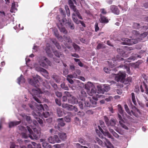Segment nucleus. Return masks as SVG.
Here are the masks:
<instances>
[{
	"mask_svg": "<svg viewBox=\"0 0 148 148\" xmlns=\"http://www.w3.org/2000/svg\"><path fill=\"white\" fill-rule=\"evenodd\" d=\"M32 128L34 130V133L33 132L31 129L28 126H27L28 132L27 131L25 127L24 126L20 125L18 126V129L21 131L20 132L22 134L23 137L25 138H27L28 137L32 139L37 140L40 138V132L37 130L35 127H32L31 126Z\"/></svg>",
	"mask_w": 148,
	"mask_h": 148,
	"instance_id": "1",
	"label": "nucleus"
},
{
	"mask_svg": "<svg viewBox=\"0 0 148 148\" xmlns=\"http://www.w3.org/2000/svg\"><path fill=\"white\" fill-rule=\"evenodd\" d=\"M45 92V91H42L40 89L36 88L33 89L30 93L34 100L37 102L40 103L42 101H44L43 99L41 96Z\"/></svg>",
	"mask_w": 148,
	"mask_h": 148,
	"instance_id": "2",
	"label": "nucleus"
},
{
	"mask_svg": "<svg viewBox=\"0 0 148 148\" xmlns=\"http://www.w3.org/2000/svg\"><path fill=\"white\" fill-rule=\"evenodd\" d=\"M29 105L30 108L34 110L32 113L35 112L37 114L40 116L42 115L41 113L44 110V108L42 104L36 105L34 102L32 101L31 103L29 104Z\"/></svg>",
	"mask_w": 148,
	"mask_h": 148,
	"instance_id": "3",
	"label": "nucleus"
},
{
	"mask_svg": "<svg viewBox=\"0 0 148 148\" xmlns=\"http://www.w3.org/2000/svg\"><path fill=\"white\" fill-rule=\"evenodd\" d=\"M38 62L39 64H37L40 67L41 66L45 69H48V66H51L52 64L51 62L45 56H42L39 58ZM37 64V63H35ZM31 67H33V65Z\"/></svg>",
	"mask_w": 148,
	"mask_h": 148,
	"instance_id": "4",
	"label": "nucleus"
},
{
	"mask_svg": "<svg viewBox=\"0 0 148 148\" xmlns=\"http://www.w3.org/2000/svg\"><path fill=\"white\" fill-rule=\"evenodd\" d=\"M95 143L102 147L107 146L108 148H112L113 146L110 142L106 138H103V141L98 138H96L95 140Z\"/></svg>",
	"mask_w": 148,
	"mask_h": 148,
	"instance_id": "5",
	"label": "nucleus"
},
{
	"mask_svg": "<svg viewBox=\"0 0 148 148\" xmlns=\"http://www.w3.org/2000/svg\"><path fill=\"white\" fill-rule=\"evenodd\" d=\"M85 105L86 107H95V106L97 103L96 100L92 99L90 97H88L84 99Z\"/></svg>",
	"mask_w": 148,
	"mask_h": 148,
	"instance_id": "6",
	"label": "nucleus"
},
{
	"mask_svg": "<svg viewBox=\"0 0 148 148\" xmlns=\"http://www.w3.org/2000/svg\"><path fill=\"white\" fill-rule=\"evenodd\" d=\"M34 68L36 70L38 71H40L44 73L45 74V77L47 79H49V77L48 75V73L46 70L40 67L37 64H35L33 65V67H30V69Z\"/></svg>",
	"mask_w": 148,
	"mask_h": 148,
	"instance_id": "7",
	"label": "nucleus"
},
{
	"mask_svg": "<svg viewBox=\"0 0 148 148\" xmlns=\"http://www.w3.org/2000/svg\"><path fill=\"white\" fill-rule=\"evenodd\" d=\"M125 76L126 74L125 72L120 71L118 74L116 75L115 79L118 82H123Z\"/></svg>",
	"mask_w": 148,
	"mask_h": 148,
	"instance_id": "8",
	"label": "nucleus"
},
{
	"mask_svg": "<svg viewBox=\"0 0 148 148\" xmlns=\"http://www.w3.org/2000/svg\"><path fill=\"white\" fill-rule=\"evenodd\" d=\"M68 2L71 8L72 9L74 12L73 13H75L79 18L82 19V16H80V14L78 11L77 10L76 8V6L73 5V4L72 1L69 0Z\"/></svg>",
	"mask_w": 148,
	"mask_h": 148,
	"instance_id": "9",
	"label": "nucleus"
},
{
	"mask_svg": "<svg viewBox=\"0 0 148 148\" xmlns=\"http://www.w3.org/2000/svg\"><path fill=\"white\" fill-rule=\"evenodd\" d=\"M40 77L38 75H36V77H33V79H29V82L31 85L36 87L37 86H39V82L38 79H40Z\"/></svg>",
	"mask_w": 148,
	"mask_h": 148,
	"instance_id": "10",
	"label": "nucleus"
},
{
	"mask_svg": "<svg viewBox=\"0 0 148 148\" xmlns=\"http://www.w3.org/2000/svg\"><path fill=\"white\" fill-rule=\"evenodd\" d=\"M87 92L89 95L93 96L92 97V99L95 100L97 99V98L99 97L98 94H96L95 88L90 89V90H87Z\"/></svg>",
	"mask_w": 148,
	"mask_h": 148,
	"instance_id": "11",
	"label": "nucleus"
},
{
	"mask_svg": "<svg viewBox=\"0 0 148 148\" xmlns=\"http://www.w3.org/2000/svg\"><path fill=\"white\" fill-rule=\"evenodd\" d=\"M65 21V20H64V19H62L61 21L59 20V23L57 24L58 26L60 31L64 34H66L67 33V31L65 28L63 27V25Z\"/></svg>",
	"mask_w": 148,
	"mask_h": 148,
	"instance_id": "12",
	"label": "nucleus"
},
{
	"mask_svg": "<svg viewBox=\"0 0 148 148\" xmlns=\"http://www.w3.org/2000/svg\"><path fill=\"white\" fill-rule=\"evenodd\" d=\"M98 127L99 130L102 133V134L101 133H99L98 134V135L99 137L101 138H103V134L105 136H107L110 138L113 139V137L110 134L108 131H105V132H104L103 130L99 126H98Z\"/></svg>",
	"mask_w": 148,
	"mask_h": 148,
	"instance_id": "13",
	"label": "nucleus"
},
{
	"mask_svg": "<svg viewBox=\"0 0 148 148\" xmlns=\"http://www.w3.org/2000/svg\"><path fill=\"white\" fill-rule=\"evenodd\" d=\"M48 141L51 144H54L55 143H59L60 140L57 135H54L53 136H51L48 138Z\"/></svg>",
	"mask_w": 148,
	"mask_h": 148,
	"instance_id": "14",
	"label": "nucleus"
},
{
	"mask_svg": "<svg viewBox=\"0 0 148 148\" xmlns=\"http://www.w3.org/2000/svg\"><path fill=\"white\" fill-rule=\"evenodd\" d=\"M132 110L130 112V115L133 114L134 116L137 117L138 116V113H140V111L134 106H132Z\"/></svg>",
	"mask_w": 148,
	"mask_h": 148,
	"instance_id": "15",
	"label": "nucleus"
},
{
	"mask_svg": "<svg viewBox=\"0 0 148 148\" xmlns=\"http://www.w3.org/2000/svg\"><path fill=\"white\" fill-rule=\"evenodd\" d=\"M58 122V125H55V128L56 130H60V126H64L65 125V123L64 122L62 118H59L57 119Z\"/></svg>",
	"mask_w": 148,
	"mask_h": 148,
	"instance_id": "16",
	"label": "nucleus"
},
{
	"mask_svg": "<svg viewBox=\"0 0 148 148\" xmlns=\"http://www.w3.org/2000/svg\"><path fill=\"white\" fill-rule=\"evenodd\" d=\"M59 10L61 13V15H58L56 17L58 21H59V20L61 21L62 19H64V20H66V19L64 18L65 16V14H64L63 10L61 8L59 9Z\"/></svg>",
	"mask_w": 148,
	"mask_h": 148,
	"instance_id": "17",
	"label": "nucleus"
},
{
	"mask_svg": "<svg viewBox=\"0 0 148 148\" xmlns=\"http://www.w3.org/2000/svg\"><path fill=\"white\" fill-rule=\"evenodd\" d=\"M110 9L112 12L114 14L117 15L119 14V10L116 6L115 5H111L110 7Z\"/></svg>",
	"mask_w": 148,
	"mask_h": 148,
	"instance_id": "18",
	"label": "nucleus"
},
{
	"mask_svg": "<svg viewBox=\"0 0 148 148\" xmlns=\"http://www.w3.org/2000/svg\"><path fill=\"white\" fill-rule=\"evenodd\" d=\"M76 15H77L75 14V13H73L72 14L73 19L74 22L76 23L77 24H79L80 23L83 26L85 27V25L84 23H83L82 21H79L76 18Z\"/></svg>",
	"mask_w": 148,
	"mask_h": 148,
	"instance_id": "19",
	"label": "nucleus"
},
{
	"mask_svg": "<svg viewBox=\"0 0 148 148\" xmlns=\"http://www.w3.org/2000/svg\"><path fill=\"white\" fill-rule=\"evenodd\" d=\"M53 32L54 35L59 40L61 41H62L63 38L62 37L60 36L58 32L57 29L54 28L53 29Z\"/></svg>",
	"mask_w": 148,
	"mask_h": 148,
	"instance_id": "20",
	"label": "nucleus"
},
{
	"mask_svg": "<svg viewBox=\"0 0 148 148\" xmlns=\"http://www.w3.org/2000/svg\"><path fill=\"white\" fill-rule=\"evenodd\" d=\"M68 101L69 103L73 104H76L78 102L77 99L73 96L71 98L68 99Z\"/></svg>",
	"mask_w": 148,
	"mask_h": 148,
	"instance_id": "21",
	"label": "nucleus"
},
{
	"mask_svg": "<svg viewBox=\"0 0 148 148\" xmlns=\"http://www.w3.org/2000/svg\"><path fill=\"white\" fill-rule=\"evenodd\" d=\"M95 86L92 83L88 82L87 84L85 85V88L87 90H90V89L95 88Z\"/></svg>",
	"mask_w": 148,
	"mask_h": 148,
	"instance_id": "22",
	"label": "nucleus"
},
{
	"mask_svg": "<svg viewBox=\"0 0 148 148\" xmlns=\"http://www.w3.org/2000/svg\"><path fill=\"white\" fill-rule=\"evenodd\" d=\"M119 119V123L121 126L125 129H127V127L123 124V121L122 120L121 116L119 114H118Z\"/></svg>",
	"mask_w": 148,
	"mask_h": 148,
	"instance_id": "23",
	"label": "nucleus"
},
{
	"mask_svg": "<svg viewBox=\"0 0 148 148\" xmlns=\"http://www.w3.org/2000/svg\"><path fill=\"white\" fill-rule=\"evenodd\" d=\"M51 48V47L48 44H47L46 47L45 49L46 52L47 53L48 56L50 57H51L52 55L51 54V51L50 49Z\"/></svg>",
	"mask_w": 148,
	"mask_h": 148,
	"instance_id": "24",
	"label": "nucleus"
},
{
	"mask_svg": "<svg viewBox=\"0 0 148 148\" xmlns=\"http://www.w3.org/2000/svg\"><path fill=\"white\" fill-rule=\"evenodd\" d=\"M32 114L34 116L35 118L37 120V121L38 122V123L41 125H42L43 123V121L41 119H40L38 118V116H39L35 112H34L33 113H32Z\"/></svg>",
	"mask_w": 148,
	"mask_h": 148,
	"instance_id": "25",
	"label": "nucleus"
},
{
	"mask_svg": "<svg viewBox=\"0 0 148 148\" xmlns=\"http://www.w3.org/2000/svg\"><path fill=\"white\" fill-rule=\"evenodd\" d=\"M18 6L17 4H16L15 2H14L12 3L11 9L10 11L11 12H15L17 10L16 7Z\"/></svg>",
	"mask_w": 148,
	"mask_h": 148,
	"instance_id": "26",
	"label": "nucleus"
},
{
	"mask_svg": "<svg viewBox=\"0 0 148 148\" xmlns=\"http://www.w3.org/2000/svg\"><path fill=\"white\" fill-rule=\"evenodd\" d=\"M20 121H17L10 122L9 123V127L10 128L12 127L15 126L19 124L20 123Z\"/></svg>",
	"mask_w": 148,
	"mask_h": 148,
	"instance_id": "27",
	"label": "nucleus"
},
{
	"mask_svg": "<svg viewBox=\"0 0 148 148\" xmlns=\"http://www.w3.org/2000/svg\"><path fill=\"white\" fill-rule=\"evenodd\" d=\"M131 97L132 101L134 104L136 105L137 104L136 100L137 99L136 97H135V94L133 92L131 93Z\"/></svg>",
	"mask_w": 148,
	"mask_h": 148,
	"instance_id": "28",
	"label": "nucleus"
},
{
	"mask_svg": "<svg viewBox=\"0 0 148 148\" xmlns=\"http://www.w3.org/2000/svg\"><path fill=\"white\" fill-rule=\"evenodd\" d=\"M100 21L102 23H107L108 22V20L105 16H103L101 14H100Z\"/></svg>",
	"mask_w": 148,
	"mask_h": 148,
	"instance_id": "29",
	"label": "nucleus"
},
{
	"mask_svg": "<svg viewBox=\"0 0 148 148\" xmlns=\"http://www.w3.org/2000/svg\"><path fill=\"white\" fill-rule=\"evenodd\" d=\"M122 40L123 41L121 42L122 45H129L130 44V40L129 39L127 38H123Z\"/></svg>",
	"mask_w": 148,
	"mask_h": 148,
	"instance_id": "30",
	"label": "nucleus"
},
{
	"mask_svg": "<svg viewBox=\"0 0 148 148\" xmlns=\"http://www.w3.org/2000/svg\"><path fill=\"white\" fill-rule=\"evenodd\" d=\"M81 95L79 96L80 99L81 101H83L84 98H83L82 97H84L86 96V92L83 90H82L81 91Z\"/></svg>",
	"mask_w": 148,
	"mask_h": 148,
	"instance_id": "31",
	"label": "nucleus"
},
{
	"mask_svg": "<svg viewBox=\"0 0 148 148\" xmlns=\"http://www.w3.org/2000/svg\"><path fill=\"white\" fill-rule=\"evenodd\" d=\"M18 83L20 84L21 83H23L25 82V80L24 78L23 75H21L20 77L17 79Z\"/></svg>",
	"mask_w": 148,
	"mask_h": 148,
	"instance_id": "32",
	"label": "nucleus"
},
{
	"mask_svg": "<svg viewBox=\"0 0 148 148\" xmlns=\"http://www.w3.org/2000/svg\"><path fill=\"white\" fill-rule=\"evenodd\" d=\"M129 58H127V60H125V61L124 62V63H125V64L124 65V66L127 69H130V62L129 61Z\"/></svg>",
	"mask_w": 148,
	"mask_h": 148,
	"instance_id": "33",
	"label": "nucleus"
},
{
	"mask_svg": "<svg viewBox=\"0 0 148 148\" xmlns=\"http://www.w3.org/2000/svg\"><path fill=\"white\" fill-rule=\"evenodd\" d=\"M60 138L62 140H64L66 138V134L64 133H60L58 134Z\"/></svg>",
	"mask_w": 148,
	"mask_h": 148,
	"instance_id": "34",
	"label": "nucleus"
},
{
	"mask_svg": "<svg viewBox=\"0 0 148 148\" xmlns=\"http://www.w3.org/2000/svg\"><path fill=\"white\" fill-rule=\"evenodd\" d=\"M79 101L78 103V104L80 108L82 109H83L84 107H85V105L84 102V99L83 101Z\"/></svg>",
	"mask_w": 148,
	"mask_h": 148,
	"instance_id": "35",
	"label": "nucleus"
},
{
	"mask_svg": "<svg viewBox=\"0 0 148 148\" xmlns=\"http://www.w3.org/2000/svg\"><path fill=\"white\" fill-rule=\"evenodd\" d=\"M64 40L66 42H68L69 44L72 42V41L69 36H64Z\"/></svg>",
	"mask_w": 148,
	"mask_h": 148,
	"instance_id": "36",
	"label": "nucleus"
},
{
	"mask_svg": "<svg viewBox=\"0 0 148 148\" xmlns=\"http://www.w3.org/2000/svg\"><path fill=\"white\" fill-rule=\"evenodd\" d=\"M53 52L54 53L55 55L58 58L60 57L61 56L62 57H64V55L62 54L61 53H59L57 51H53Z\"/></svg>",
	"mask_w": 148,
	"mask_h": 148,
	"instance_id": "37",
	"label": "nucleus"
},
{
	"mask_svg": "<svg viewBox=\"0 0 148 148\" xmlns=\"http://www.w3.org/2000/svg\"><path fill=\"white\" fill-rule=\"evenodd\" d=\"M41 113L42 115H40V116H41L42 118H47L50 115L49 113L48 112H42Z\"/></svg>",
	"mask_w": 148,
	"mask_h": 148,
	"instance_id": "38",
	"label": "nucleus"
},
{
	"mask_svg": "<svg viewBox=\"0 0 148 148\" xmlns=\"http://www.w3.org/2000/svg\"><path fill=\"white\" fill-rule=\"evenodd\" d=\"M52 41L53 43H54L57 48L58 49H60L61 48L60 46L59 45V44L56 41V40L55 39H53L52 40Z\"/></svg>",
	"mask_w": 148,
	"mask_h": 148,
	"instance_id": "39",
	"label": "nucleus"
},
{
	"mask_svg": "<svg viewBox=\"0 0 148 148\" xmlns=\"http://www.w3.org/2000/svg\"><path fill=\"white\" fill-rule=\"evenodd\" d=\"M52 77L53 79L57 82H60V78L58 76L55 75H53L52 76Z\"/></svg>",
	"mask_w": 148,
	"mask_h": 148,
	"instance_id": "40",
	"label": "nucleus"
},
{
	"mask_svg": "<svg viewBox=\"0 0 148 148\" xmlns=\"http://www.w3.org/2000/svg\"><path fill=\"white\" fill-rule=\"evenodd\" d=\"M106 48L105 45L101 43H99L97 47V49H101L105 48Z\"/></svg>",
	"mask_w": 148,
	"mask_h": 148,
	"instance_id": "41",
	"label": "nucleus"
},
{
	"mask_svg": "<svg viewBox=\"0 0 148 148\" xmlns=\"http://www.w3.org/2000/svg\"><path fill=\"white\" fill-rule=\"evenodd\" d=\"M109 131L116 138H118L119 137V135L116 133L112 129H110Z\"/></svg>",
	"mask_w": 148,
	"mask_h": 148,
	"instance_id": "42",
	"label": "nucleus"
},
{
	"mask_svg": "<svg viewBox=\"0 0 148 148\" xmlns=\"http://www.w3.org/2000/svg\"><path fill=\"white\" fill-rule=\"evenodd\" d=\"M23 116L24 118L26 119L27 121L29 123L31 122V119L30 116L25 115V114H24L23 116Z\"/></svg>",
	"mask_w": 148,
	"mask_h": 148,
	"instance_id": "43",
	"label": "nucleus"
},
{
	"mask_svg": "<svg viewBox=\"0 0 148 148\" xmlns=\"http://www.w3.org/2000/svg\"><path fill=\"white\" fill-rule=\"evenodd\" d=\"M137 58L140 57L137 54H133V55L130 57V60H134Z\"/></svg>",
	"mask_w": 148,
	"mask_h": 148,
	"instance_id": "44",
	"label": "nucleus"
},
{
	"mask_svg": "<svg viewBox=\"0 0 148 148\" xmlns=\"http://www.w3.org/2000/svg\"><path fill=\"white\" fill-rule=\"evenodd\" d=\"M138 40L136 39H130V45L136 44L138 42Z\"/></svg>",
	"mask_w": 148,
	"mask_h": 148,
	"instance_id": "45",
	"label": "nucleus"
},
{
	"mask_svg": "<svg viewBox=\"0 0 148 148\" xmlns=\"http://www.w3.org/2000/svg\"><path fill=\"white\" fill-rule=\"evenodd\" d=\"M57 113L59 116H61L63 115V112L62 111L61 109L60 108H58L57 109Z\"/></svg>",
	"mask_w": 148,
	"mask_h": 148,
	"instance_id": "46",
	"label": "nucleus"
},
{
	"mask_svg": "<svg viewBox=\"0 0 148 148\" xmlns=\"http://www.w3.org/2000/svg\"><path fill=\"white\" fill-rule=\"evenodd\" d=\"M117 106L119 112L120 114H122L123 113V109L121 106L120 104H119Z\"/></svg>",
	"mask_w": 148,
	"mask_h": 148,
	"instance_id": "47",
	"label": "nucleus"
},
{
	"mask_svg": "<svg viewBox=\"0 0 148 148\" xmlns=\"http://www.w3.org/2000/svg\"><path fill=\"white\" fill-rule=\"evenodd\" d=\"M104 118L105 121L107 125L108 126H110L109 122L110 121H109V119L106 116H104Z\"/></svg>",
	"mask_w": 148,
	"mask_h": 148,
	"instance_id": "48",
	"label": "nucleus"
},
{
	"mask_svg": "<svg viewBox=\"0 0 148 148\" xmlns=\"http://www.w3.org/2000/svg\"><path fill=\"white\" fill-rule=\"evenodd\" d=\"M110 125L114 126L115 124V121L114 119H112L109 122Z\"/></svg>",
	"mask_w": 148,
	"mask_h": 148,
	"instance_id": "49",
	"label": "nucleus"
},
{
	"mask_svg": "<svg viewBox=\"0 0 148 148\" xmlns=\"http://www.w3.org/2000/svg\"><path fill=\"white\" fill-rule=\"evenodd\" d=\"M42 145L43 147L45 148H47L48 147L51 145L47 142H43L42 143Z\"/></svg>",
	"mask_w": 148,
	"mask_h": 148,
	"instance_id": "50",
	"label": "nucleus"
},
{
	"mask_svg": "<svg viewBox=\"0 0 148 148\" xmlns=\"http://www.w3.org/2000/svg\"><path fill=\"white\" fill-rule=\"evenodd\" d=\"M61 88L65 90H68L69 88L67 86H66L64 83L62 84L61 85Z\"/></svg>",
	"mask_w": 148,
	"mask_h": 148,
	"instance_id": "51",
	"label": "nucleus"
},
{
	"mask_svg": "<svg viewBox=\"0 0 148 148\" xmlns=\"http://www.w3.org/2000/svg\"><path fill=\"white\" fill-rule=\"evenodd\" d=\"M133 27L136 29H138L140 28V25L139 23H133Z\"/></svg>",
	"mask_w": 148,
	"mask_h": 148,
	"instance_id": "52",
	"label": "nucleus"
},
{
	"mask_svg": "<svg viewBox=\"0 0 148 148\" xmlns=\"http://www.w3.org/2000/svg\"><path fill=\"white\" fill-rule=\"evenodd\" d=\"M148 34V32H144L140 35V37L141 38H145Z\"/></svg>",
	"mask_w": 148,
	"mask_h": 148,
	"instance_id": "53",
	"label": "nucleus"
},
{
	"mask_svg": "<svg viewBox=\"0 0 148 148\" xmlns=\"http://www.w3.org/2000/svg\"><path fill=\"white\" fill-rule=\"evenodd\" d=\"M64 120L66 122H69L71 121V119L69 115L65 117Z\"/></svg>",
	"mask_w": 148,
	"mask_h": 148,
	"instance_id": "54",
	"label": "nucleus"
},
{
	"mask_svg": "<svg viewBox=\"0 0 148 148\" xmlns=\"http://www.w3.org/2000/svg\"><path fill=\"white\" fill-rule=\"evenodd\" d=\"M73 46L76 51H78L79 49V47L77 45L74 43L73 44Z\"/></svg>",
	"mask_w": 148,
	"mask_h": 148,
	"instance_id": "55",
	"label": "nucleus"
},
{
	"mask_svg": "<svg viewBox=\"0 0 148 148\" xmlns=\"http://www.w3.org/2000/svg\"><path fill=\"white\" fill-rule=\"evenodd\" d=\"M69 104L67 103H63L62 105V107L64 109H66L67 110V108H68Z\"/></svg>",
	"mask_w": 148,
	"mask_h": 148,
	"instance_id": "56",
	"label": "nucleus"
},
{
	"mask_svg": "<svg viewBox=\"0 0 148 148\" xmlns=\"http://www.w3.org/2000/svg\"><path fill=\"white\" fill-rule=\"evenodd\" d=\"M67 77H69V78L70 79L73 78H76L77 77V75L75 74H73V75H68Z\"/></svg>",
	"mask_w": 148,
	"mask_h": 148,
	"instance_id": "57",
	"label": "nucleus"
},
{
	"mask_svg": "<svg viewBox=\"0 0 148 148\" xmlns=\"http://www.w3.org/2000/svg\"><path fill=\"white\" fill-rule=\"evenodd\" d=\"M124 108L128 114H130V110L126 104L124 105Z\"/></svg>",
	"mask_w": 148,
	"mask_h": 148,
	"instance_id": "58",
	"label": "nucleus"
},
{
	"mask_svg": "<svg viewBox=\"0 0 148 148\" xmlns=\"http://www.w3.org/2000/svg\"><path fill=\"white\" fill-rule=\"evenodd\" d=\"M111 70L108 67H105L104 68V71L107 73H109Z\"/></svg>",
	"mask_w": 148,
	"mask_h": 148,
	"instance_id": "59",
	"label": "nucleus"
},
{
	"mask_svg": "<svg viewBox=\"0 0 148 148\" xmlns=\"http://www.w3.org/2000/svg\"><path fill=\"white\" fill-rule=\"evenodd\" d=\"M64 94L65 95V96H66L67 97H70V98H71L72 96L69 92L67 91L64 92Z\"/></svg>",
	"mask_w": 148,
	"mask_h": 148,
	"instance_id": "60",
	"label": "nucleus"
},
{
	"mask_svg": "<svg viewBox=\"0 0 148 148\" xmlns=\"http://www.w3.org/2000/svg\"><path fill=\"white\" fill-rule=\"evenodd\" d=\"M55 93L56 96L59 97H61L62 95V93L61 92H55Z\"/></svg>",
	"mask_w": 148,
	"mask_h": 148,
	"instance_id": "61",
	"label": "nucleus"
},
{
	"mask_svg": "<svg viewBox=\"0 0 148 148\" xmlns=\"http://www.w3.org/2000/svg\"><path fill=\"white\" fill-rule=\"evenodd\" d=\"M62 146V144H56L54 145L53 147L55 148H61Z\"/></svg>",
	"mask_w": 148,
	"mask_h": 148,
	"instance_id": "62",
	"label": "nucleus"
},
{
	"mask_svg": "<svg viewBox=\"0 0 148 148\" xmlns=\"http://www.w3.org/2000/svg\"><path fill=\"white\" fill-rule=\"evenodd\" d=\"M79 142L81 143L82 145H85L86 142L84 140L80 138L79 139Z\"/></svg>",
	"mask_w": 148,
	"mask_h": 148,
	"instance_id": "63",
	"label": "nucleus"
},
{
	"mask_svg": "<svg viewBox=\"0 0 148 148\" xmlns=\"http://www.w3.org/2000/svg\"><path fill=\"white\" fill-rule=\"evenodd\" d=\"M57 105L59 106H60L61 104V101L58 99H55Z\"/></svg>",
	"mask_w": 148,
	"mask_h": 148,
	"instance_id": "64",
	"label": "nucleus"
}]
</instances>
